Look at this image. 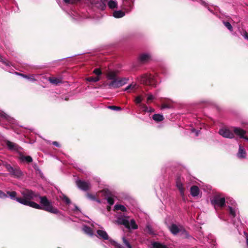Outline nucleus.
<instances>
[{
	"label": "nucleus",
	"mask_w": 248,
	"mask_h": 248,
	"mask_svg": "<svg viewBox=\"0 0 248 248\" xmlns=\"http://www.w3.org/2000/svg\"><path fill=\"white\" fill-rule=\"evenodd\" d=\"M21 193L23 197L16 198V201L25 205L37 209H41V205L31 201V200H36V199L39 197L38 193L27 189L21 191Z\"/></svg>",
	"instance_id": "nucleus-1"
},
{
	"label": "nucleus",
	"mask_w": 248,
	"mask_h": 248,
	"mask_svg": "<svg viewBox=\"0 0 248 248\" xmlns=\"http://www.w3.org/2000/svg\"><path fill=\"white\" fill-rule=\"evenodd\" d=\"M38 198L40 199V203L42 206H43V208L41 209L54 214H58L59 213V210L52 206L51 202L47 200L46 196L41 197L39 195Z\"/></svg>",
	"instance_id": "nucleus-2"
},
{
	"label": "nucleus",
	"mask_w": 248,
	"mask_h": 248,
	"mask_svg": "<svg viewBox=\"0 0 248 248\" xmlns=\"http://www.w3.org/2000/svg\"><path fill=\"white\" fill-rule=\"evenodd\" d=\"M211 204L216 210L222 209L225 206V198H221L219 195H215L211 200Z\"/></svg>",
	"instance_id": "nucleus-3"
},
{
	"label": "nucleus",
	"mask_w": 248,
	"mask_h": 248,
	"mask_svg": "<svg viewBox=\"0 0 248 248\" xmlns=\"http://www.w3.org/2000/svg\"><path fill=\"white\" fill-rule=\"evenodd\" d=\"M140 83L146 85L154 86L156 85V81L153 76L151 74H144L140 77Z\"/></svg>",
	"instance_id": "nucleus-4"
},
{
	"label": "nucleus",
	"mask_w": 248,
	"mask_h": 248,
	"mask_svg": "<svg viewBox=\"0 0 248 248\" xmlns=\"http://www.w3.org/2000/svg\"><path fill=\"white\" fill-rule=\"evenodd\" d=\"M76 184L78 188L83 191H87L91 187V184L88 181L77 180Z\"/></svg>",
	"instance_id": "nucleus-5"
},
{
	"label": "nucleus",
	"mask_w": 248,
	"mask_h": 248,
	"mask_svg": "<svg viewBox=\"0 0 248 248\" xmlns=\"http://www.w3.org/2000/svg\"><path fill=\"white\" fill-rule=\"evenodd\" d=\"M101 192L105 196V198L107 199V202L110 205H112L114 203V200L112 197V193L108 189H104Z\"/></svg>",
	"instance_id": "nucleus-6"
},
{
	"label": "nucleus",
	"mask_w": 248,
	"mask_h": 248,
	"mask_svg": "<svg viewBox=\"0 0 248 248\" xmlns=\"http://www.w3.org/2000/svg\"><path fill=\"white\" fill-rule=\"evenodd\" d=\"M123 4L121 6V8L124 10L125 12L128 13L131 11L134 5V1L130 3L127 0H123Z\"/></svg>",
	"instance_id": "nucleus-7"
},
{
	"label": "nucleus",
	"mask_w": 248,
	"mask_h": 248,
	"mask_svg": "<svg viewBox=\"0 0 248 248\" xmlns=\"http://www.w3.org/2000/svg\"><path fill=\"white\" fill-rule=\"evenodd\" d=\"M219 134L224 138L232 139L234 137V134L228 129H221Z\"/></svg>",
	"instance_id": "nucleus-8"
},
{
	"label": "nucleus",
	"mask_w": 248,
	"mask_h": 248,
	"mask_svg": "<svg viewBox=\"0 0 248 248\" xmlns=\"http://www.w3.org/2000/svg\"><path fill=\"white\" fill-rule=\"evenodd\" d=\"M176 186L178 189L179 190L181 196H184L185 189L184 187V185L180 176L177 177L176 180Z\"/></svg>",
	"instance_id": "nucleus-9"
},
{
	"label": "nucleus",
	"mask_w": 248,
	"mask_h": 248,
	"mask_svg": "<svg viewBox=\"0 0 248 248\" xmlns=\"http://www.w3.org/2000/svg\"><path fill=\"white\" fill-rule=\"evenodd\" d=\"M5 143L8 148L10 150L19 151L21 148L17 144L9 140H6Z\"/></svg>",
	"instance_id": "nucleus-10"
},
{
	"label": "nucleus",
	"mask_w": 248,
	"mask_h": 248,
	"mask_svg": "<svg viewBox=\"0 0 248 248\" xmlns=\"http://www.w3.org/2000/svg\"><path fill=\"white\" fill-rule=\"evenodd\" d=\"M183 226H177L176 224L172 223L169 227V230L171 232L172 234L174 235H177L180 232V230Z\"/></svg>",
	"instance_id": "nucleus-11"
},
{
	"label": "nucleus",
	"mask_w": 248,
	"mask_h": 248,
	"mask_svg": "<svg viewBox=\"0 0 248 248\" xmlns=\"http://www.w3.org/2000/svg\"><path fill=\"white\" fill-rule=\"evenodd\" d=\"M117 222L120 225H123L124 227L128 229H130V223L129 221L125 217H119L117 218Z\"/></svg>",
	"instance_id": "nucleus-12"
},
{
	"label": "nucleus",
	"mask_w": 248,
	"mask_h": 248,
	"mask_svg": "<svg viewBox=\"0 0 248 248\" xmlns=\"http://www.w3.org/2000/svg\"><path fill=\"white\" fill-rule=\"evenodd\" d=\"M96 236L98 238L104 240L109 239V236L106 231L101 230H98L96 231Z\"/></svg>",
	"instance_id": "nucleus-13"
},
{
	"label": "nucleus",
	"mask_w": 248,
	"mask_h": 248,
	"mask_svg": "<svg viewBox=\"0 0 248 248\" xmlns=\"http://www.w3.org/2000/svg\"><path fill=\"white\" fill-rule=\"evenodd\" d=\"M103 76V73L100 68L94 70V82H97L102 79Z\"/></svg>",
	"instance_id": "nucleus-14"
},
{
	"label": "nucleus",
	"mask_w": 248,
	"mask_h": 248,
	"mask_svg": "<svg viewBox=\"0 0 248 248\" xmlns=\"http://www.w3.org/2000/svg\"><path fill=\"white\" fill-rule=\"evenodd\" d=\"M108 0H100L99 1H94V6L101 10H104L106 7L105 2Z\"/></svg>",
	"instance_id": "nucleus-15"
},
{
	"label": "nucleus",
	"mask_w": 248,
	"mask_h": 248,
	"mask_svg": "<svg viewBox=\"0 0 248 248\" xmlns=\"http://www.w3.org/2000/svg\"><path fill=\"white\" fill-rule=\"evenodd\" d=\"M233 131L234 133L237 136H239L240 138L246 139L247 136H245L246 133V131L245 130L239 127H234Z\"/></svg>",
	"instance_id": "nucleus-16"
},
{
	"label": "nucleus",
	"mask_w": 248,
	"mask_h": 248,
	"mask_svg": "<svg viewBox=\"0 0 248 248\" xmlns=\"http://www.w3.org/2000/svg\"><path fill=\"white\" fill-rule=\"evenodd\" d=\"M139 60L141 62L144 61H152L154 60L152 58L151 56L149 54H141L138 57Z\"/></svg>",
	"instance_id": "nucleus-17"
},
{
	"label": "nucleus",
	"mask_w": 248,
	"mask_h": 248,
	"mask_svg": "<svg viewBox=\"0 0 248 248\" xmlns=\"http://www.w3.org/2000/svg\"><path fill=\"white\" fill-rule=\"evenodd\" d=\"M190 192L193 197H196L199 194L200 189L197 186H192L190 187Z\"/></svg>",
	"instance_id": "nucleus-18"
},
{
	"label": "nucleus",
	"mask_w": 248,
	"mask_h": 248,
	"mask_svg": "<svg viewBox=\"0 0 248 248\" xmlns=\"http://www.w3.org/2000/svg\"><path fill=\"white\" fill-rule=\"evenodd\" d=\"M108 86L110 89L117 88L121 87V84L119 83L118 79L116 78L108 83Z\"/></svg>",
	"instance_id": "nucleus-19"
},
{
	"label": "nucleus",
	"mask_w": 248,
	"mask_h": 248,
	"mask_svg": "<svg viewBox=\"0 0 248 248\" xmlns=\"http://www.w3.org/2000/svg\"><path fill=\"white\" fill-rule=\"evenodd\" d=\"M179 233H180V235L182 238L188 239L191 237V236L189 235L188 232L185 230V229L183 227H182Z\"/></svg>",
	"instance_id": "nucleus-20"
},
{
	"label": "nucleus",
	"mask_w": 248,
	"mask_h": 248,
	"mask_svg": "<svg viewBox=\"0 0 248 248\" xmlns=\"http://www.w3.org/2000/svg\"><path fill=\"white\" fill-rule=\"evenodd\" d=\"M113 16L117 18H121L125 16V12L122 10L115 11L113 12Z\"/></svg>",
	"instance_id": "nucleus-21"
},
{
	"label": "nucleus",
	"mask_w": 248,
	"mask_h": 248,
	"mask_svg": "<svg viewBox=\"0 0 248 248\" xmlns=\"http://www.w3.org/2000/svg\"><path fill=\"white\" fill-rule=\"evenodd\" d=\"M82 230L86 234L90 236H92L93 234L92 229L87 226H83Z\"/></svg>",
	"instance_id": "nucleus-22"
},
{
	"label": "nucleus",
	"mask_w": 248,
	"mask_h": 248,
	"mask_svg": "<svg viewBox=\"0 0 248 248\" xmlns=\"http://www.w3.org/2000/svg\"><path fill=\"white\" fill-rule=\"evenodd\" d=\"M108 5L110 9H113L117 8L118 3L116 1L110 0L108 1Z\"/></svg>",
	"instance_id": "nucleus-23"
},
{
	"label": "nucleus",
	"mask_w": 248,
	"mask_h": 248,
	"mask_svg": "<svg viewBox=\"0 0 248 248\" xmlns=\"http://www.w3.org/2000/svg\"><path fill=\"white\" fill-rule=\"evenodd\" d=\"M116 76L117 73L114 71L109 72L107 75V78L110 80H113L117 78Z\"/></svg>",
	"instance_id": "nucleus-24"
},
{
	"label": "nucleus",
	"mask_w": 248,
	"mask_h": 248,
	"mask_svg": "<svg viewBox=\"0 0 248 248\" xmlns=\"http://www.w3.org/2000/svg\"><path fill=\"white\" fill-rule=\"evenodd\" d=\"M152 248H169L166 245H163L159 242H155L152 243Z\"/></svg>",
	"instance_id": "nucleus-25"
},
{
	"label": "nucleus",
	"mask_w": 248,
	"mask_h": 248,
	"mask_svg": "<svg viewBox=\"0 0 248 248\" xmlns=\"http://www.w3.org/2000/svg\"><path fill=\"white\" fill-rule=\"evenodd\" d=\"M154 120L156 122H161L163 120V116L159 114H155L153 116Z\"/></svg>",
	"instance_id": "nucleus-26"
},
{
	"label": "nucleus",
	"mask_w": 248,
	"mask_h": 248,
	"mask_svg": "<svg viewBox=\"0 0 248 248\" xmlns=\"http://www.w3.org/2000/svg\"><path fill=\"white\" fill-rule=\"evenodd\" d=\"M238 155L241 158H245L246 156V152L241 145L239 146Z\"/></svg>",
	"instance_id": "nucleus-27"
},
{
	"label": "nucleus",
	"mask_w": 248,
	"mask_h": 248,
	"mask_svg": "<svg viewBox=\"0 0 248 248\" xmlns=\"http://www.w3.org/2000/svg\"><path fill=\"white\" fill-rule=\"evenodd\" d=\"M20 160L22 161H26L28 163H30L32 161V159L30 156L22 155L20 157Z\"/></svg>",
	"instance_id": "nucleus-28"
},
{
	"label": "nucleus",
	"mask_w": 248,
	"mask_h": 248,
	"mask_svg": "<svg viewBox=\"0 0 248 248\" xmlns=\"http://www.w3.org/2000/svg\"><path fill=\"white\" fill-rule=\"evenodd\" d=\"M49 81L53 84L57 85L61 82V80L56 78H50Z\"/></svg>",
	"instance_id": "nucleus-29"
},
{
	"label": "nucleus",
	"mask_w": 248,
	"mask_h": 248,
	"mask_svg": "<svg viewBox=\"0 0 248 248\" xmlns=\"http://www.w3.org/2000/svg\"><path fill=\"white\" fill-rule=\"evenodd\" d=\"M114 210H121L123 212H126V208L122 205L121 204H116L114 206Z\"/></svg>",
	"instance_id": "nucleus-30"
},
{
	"label": "nucleus",
	"mask_w": 248,
	"mask_h": 248,
	"mask_svg": "<svg viewBox=\"0 0 248 248\" xmlns=\"http://www.w3.org/2000/svg\"><path fill=\"white\" fill-rule=\"evenodd\" d=\"M11 174L15 177H19L22 175V172L19 169H14V171Z\"/></svg>",
	"instance_id": "nucleus-31"
},
{
	"label": "nucleus",
	"mask_w": 248,
	"mask_h": 248,
	"mask_svg": "<svg viewBox=\"0 0 248 248\" xmlns=\"http://www.w3.org/2000/svg\"><path fill=\"white\" fill-rule=\"evenodd\" d=\"M64 2L67 4H75L79 2L81 0H63Z\"/></svg>",
	"instance_id": "nucleus-32"
},
{
	"label": "nucleus",
	"mask_w": 248,
	"mask_h": 248,
	"mask_svg": "<svg viewBox=\"0 0 248 248\" xmlns=\"http://www.w3.org/2000/svg\"><path fill=\"white\" fill-rule=\"evenodd\" d=\"M7 194L11 199L16 200V198H17L16 197L17 193L16 191H7Z\"/></svg>",
	"instance_id": "nucleus-33"
},
{
	"label": "nucleus",
	"mask_w": 248,
	"mask_h": 248,
	"mask_svg": "<svg viewBox=\"0 0 248 248\" xmlns=\"http://www.w3.org/2000/svg\"><path fill=\"white\" fill-rule=\"evenodd\" d=\"M223 24L230 31H233V28L232 26V25L230 24V22L228 21H222Z\"/></svg>",
	"instance_id": "nucleus-34"
},
{
	"label": "nucleus",
	"mask_w": 248,
	"mask_h": 248,
	"mask_svg": "<svg viewBox=\"0 0 248 248\" xmlns=\"http://www.w3.org/2000/svg\"><path fill=\"white\" fill-rule=\"evenodd\" d=\"M130 229L135 230L138 228V225L136 224L135 221L134 219L130 220Z\"/></svg>",
	"instance_id": "nucleus-35"
},
{
	"label": "nucleus",
	"mask_w": 248,
	"mask_h": 248,
	"mask_svg": "<svg viewBox=\"0 0 248 248\" xmlns=\"http://www.w3.org/2000/svg\"><path fill=\"white\" fill-rule=\"evenodd\" d=\"M19 75L21 76L23 78H27L28 79H29L31 81H35V79L34 78V76L33 75L28 76V75H24L22 74H20Z\"/></svg>",
	"instance_id": "nucleus-36"
},
{
	"label": "nucleus",
	"mask_w": 248,
	"mask_h": 248,
	"mask_svg": "<svg viewBox=\"0 0 248 248\" xmlns=\"http://www.w3.org/2000/svg\"><path fill=\"white\" fill-rule=\"evenodd\" d=\"M145 231L148 233H149L150 234H154L153 229L150 225H147L146 229H145Z\"/></svg>",
	"instance_id": "nucleus-37"
},
{
	"label": "nucleus",
	"mask_w": 248,
	"mask_h": 248,
	"mask_svg": "<svg viewBox=\"0 0 248 248\" xmlns=\"http://www.w3.org/2000/svg\"><path fill=\"white\" fill-rule=\"evenodd\" d=\"M109 241L111 242V244L114 246L116 248H122V246L120 244L111 239L109 240Z\"/></svg>",
	"instance_id": "nucleus-38"
},
{
	"label": "nucleus",
	"mask_w": 248,
	"mask_h": 248,
	"mask_svg": "<svg viewBox=\"0 0 248 248\" xmlns=\"http://www.w3.org/2000/svg\"><path fill=\"white\" fill-rule=\"evenodd\" d=\"M123 241L124 244L127 247V248H132V246L125 237L123 238Z\"/></svg>",
	"instance_id": "nucleus-39"
},
{
	"label": "nucleus",
	"mask_w": 248,
	"mask_h": 248,
	"mask_svg": "<svg viewBox=\"0 0 248 248\" xmlns=\"http://www.w3.org/2000/svg\"><path fill=\"white\" fill-rule=\"evenodd\" d=\"M229 213L230 215H232L233 217H235L236 216L235 212L234 210L231 206H229Z\"/></svg>",
	"instance_id": "nucleus-40"
},
{
	"label": "nucleus",
	"mask_w": 248,
	"mask_h": 248,
	"mask_svg": "<svg viewBox=\"0 0 248 248\" xmlns=\"http://www.w3.org/2000/svg\"><path fill=\"white\" fill-rule=\"evenodd\" d=\"M171 107V105L169 104H162L161 106V109H164V108H170Z\"/></svg>",
	"instance_id": "nucleus-41"
},
{
	"label": "nucleus",
	"mask_w": 248,
	"mask_h": 248,
	"mask_svg": "<svg viewBox=\"0 0 248 248\" xmlns=\"http://www.w3.org/2000/svg\"><path fill=\"white\" fill-rule=\"evenodd\" d=\"M119 83L121 84V87L125 84L127 82V79L126 78H121L118 79Z\"/></svg>",
	"instance_id": "nucleus-42"
},
{
	"label": "nucleus",
	"mask_w": 248,
	"mask_h": 248,
	"mask_svg": "<svg viewBox=\"0 0 248 248\" xmlns=\"http://www.w3.org/2000/svg\"><path fill=\"white\" fill-rule=\"evenodd\" d=\"M108 108L114 110H121V108L119 107L115 106H109Z\"/></svg>",
	"instance_id": "nucleus-43"
},
{
	"label": "nucleus",
	"mask_w": 248,
	"mask_h": 248,
	"mask_svg": "<svg viewBox=\"0 0 248 248\" xmlns=\"http://www.w3.org/2000/svg\"><path fill=\"white\" fill-rule=\"evenodd\" d=\"M241 35L246 39L248 40V33L244 30L241 32Z\"/></svg>",
	"instance_id": "nucleus-44"
},
{
	"label": "nucleus",
	"mask_w": 248,
	"mask_h": 248,
	"mask_svg": "<svg viewBox=\"0 0 248 248\" xmlns=\"http://www.w3.org/2000/svg\"><path fill=\"white\" fill-rule=\"evenodd\" d=\"M140 106L141 107V108L143 109L144 111H148V107L147 106L144 104H141Z\"/></svg>",
	"instance_id": "nucleus-45"
},
{
	"label": "nucleus",
	"mask_w": 248,
	"mask_h": 248,
	"mask_svg": "<svg viewBox=\"0 0 248 248\" xmlns=\"http://www.w3.org/2000/svg\"><path fill=\"white\" fill-rule=\"evenodd\" d=\"M6 168L8 171L10 172L11 173L14 171V168H13L12 166H11L10 165H7L6 166Z\"/></svg>",
	"instance_id": "nucleus-46"
},
{
	"label": "nucleus",
	"mask_w": 248,
	"mask_h": 248,
	"mask_svg": "<svg viewBox=\"0 0 248 248\" xmlns=\"http://www.w3.org/2000/svg\"><path fill=\"white\" fill-rule=\"evenodd\" d=\"M142 101V99H141V97L140 96H138L137 97H136V98H135V103L136 104H140L141 103Z\"/></svg>",
	"instance_id": "nucleus-47"
},
{
	"label": "nucleus",
	"mask_w": 248,
	"mask_h": 248,
	"mask_svg": "<svg viewBox=\"0 0 248 248\" xmlns=\"http://www.w3.org/2000/svg\"><path fill=\"white\" fill-rule=\"evenodd\" d=\"M7 197V194L4 193L1 190H0V198L4 199Z\"/></svg>",
	"instance_id": "nucleus-48"
},
{
	"label": "nucleus",
	"mask_w": 248,
	"mask_h": 248,
	"mask_svg": "<svg viewBox=\"0 0 248 248\" xmlns=\"http://www.w3.org/2000/svg\"><path fill=\"white\" fill-rule=\"evenodd\" d=\"M63 200L65 202L66 204H69L70 203V199L68 197H67L66 196H64Z\"/></svg>",
	"instance_id": "nucleus-49"
},
{
	"label": "nucleus",
	"mask_w": 248,
	"mask_h": 248,
	"mask_svg": "<svg viewBox=\"0 0 248 248\" xmlns=\"http://www.w3.org/2000/svg\"><path fill=\"white\" fill-rule=\"evenodd\" d=\"M6 118V115L2 112H0V120Z\"/></svg>",
	"instance_id": "nucleus-50"
},
{
	"label": "nucleus",
	"mask_w": 248,
	"mask_h": 248,
	"mask_svg": "<svg viewBox=\"0 0 248 248\" xmlns=\"http://www.w3.org/2000/svg\"><path fill=\"white\" fill-rule=\"evenodd\" d=\"M154 97L153 96V95L149 94L147 98V101L148 102L149 101L152 100L153 99H154Z\"/></svg>",
	"instance_id": "nucleus-51"
},
{
	"label": "nucleus",
	"mask_w": 248,
	"mask_h": 248,
	"mask_svg": "<svg viewBox=\"0 0 248 248\" xmlns=\"http://www.w3.org/2000/svg\"><path fill=\"white\" fill-rule=\"evenodd\" d=\"M135 87V85H132V84L128 85L125 89V91H127L129 89H134Z\"/></svg>",
	"instance_id": "nucleus-52"
},
{
	"label": "nucleus",
	"mask_w": 248,
	"mask_h": 248,
	"mask_svg": "<svg viewBox=\"0 0 248 248\" xmlns=\"http://www.w3.org/2000/svg\"><path fill=\"white\" fill-rule=\"evenodd\" d=\"M87 197L88 199L92 200L93 199V196L91 194H87Z\"/></svg>",
	"instance_id": "nucleus-53"
},
{
	"label": "nucleus",
	"mask_w": 248,
	"mask_h": 248,
	"mask_svg": "<svg viewBox=\"0 0 248 248\" xmlns=\"http://www.w3.org/2000/svg\"><path fill=\"white\" fill-rule=\"evenodd\" d=\"M192 131L193 132H195L196 136H198L199 135V133L200 131H196L195 129H193L192 130Z\"/></svg>",
	"instance_id": "nucleus-54"
},
{
	"label": "nucleus",
	"mask_w": 248,
	"mask_h": 248,
	"mask_svg": "<svg viewBox=\"0 0 248 248\" xmlns=\"http://www.w3.org/2000/svg\"><path fill=\"white\" fill-rule=\"evenodd\" d=\"M52 144L54 145H55V146H56L57 147H59L60 146V145H59V143L58 142H57V141H53L52 142Z\"/></svg>",
	"instance_id": "nucleus-55"
},
{
	"label": "nucleus",
	"mask_w": 248,
	"mask_h": 248,
	"mask_svg": "<svg viewBox=\"0 0 248 248\" xmlns=\"http://www.w3.org/2000/svg\"><path fill=\"white\" fill-rule=\"evenodd\" d=\"M0 62H5L1 56L0 55Z\"/></svg>",
	"instance_id": "nucleus-56"
},
{
	"label": "nucleus",
	"mask_w": 248,
	"mask_h": 248,
	"mask_svg": "<svg viewBox=\"0 0 248 248\" xmlns=\"http://www.w3.org/2000/svg\"><path fill=\"white\" fill-rule=\"evenodd\" d=\"M75 209L77 212L79 211L78 207L76 205H75Z\"/></svg>",
	"instance_id": "nucleus-57"
},
{
	"label": "nucleus",
	"mask_w": 248,
	"mask_h": 248,
	"mask_svg": "<svg viewBox=\"0 0 248 248\" xmlns=\"http://www.w3.org/2000/svg\"><path fill=\"white\" fill-rule=\"evenodd\" d=\"M107 210L109 211L111 210V207L110 206H107Z\"/></svg>",
	"instance_id": "nucleus-58"
},
{
	"label": "nucleus",
	"mask_w": 248,
	"mask_h": 248,
	"mask_svg": "<svg viewBox=\"0 0 248 248\" xmlns=\"http://www.w3.org/2000/svg\"><path fill=\"white\" fill-rule=\"evenodd\" d=\"M88 80H89V81H92V80H93V77H90V78H88Z\"/></svg>",
	"instance_id": "nucleus-59"
},
{
	"label": "nucleus",
	"mask_w": 248,
	"mask_h": 248,
	"mask_svg": "<svg viewBox=\"0 0 248 248\" xmlns=\"http://www.w3.org/2000/svg\"><path fill=\"white\" fill-rule=\"evenodd\" d=\"M202 4H203L205 6H207V4L205 2H202Z\"/></svg>",
	"instance_id": "nucleus-60"
},
{
	"label": "nucleus",
	"mask_w": 248,
	"mask_h": 248,
	"mask_svg": "<svg viewBox=\"0 0 248 248\" xmlns=\"http://www.w3.org/2000/svg\"><path fill=\"white\" fill-rule=\"evenodd\" d=\"M246 140H248V137H247L246 138Z\"/></svg>",
	"instance_id": "nucleus-61"
},
{
	"label": "nucleus",
	"mask_w": 248,
	"mask_h": 248,
	"mask_svg": "<svg viewBox=\"0 0 248 248\" xmlns=\"http://www.w3.org/2000/svg\"><path fill=\"white\" fill-rule=\"evenodd\" d=\"M96 181H97V182H99V181L98 180H96Z\"/></svg>",
	"instance_id": "nucleus-62"
}]
</instances>
